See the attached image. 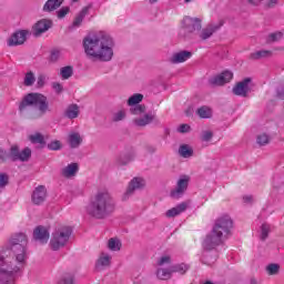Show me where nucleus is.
I'll return each mask as SVG.
<instances>
[{"instance_id":"21","label":"nucleus","mask_w":284,"mask_h":284,"mask_svg":"<svg viewBox=\"0 0 284 284\" xmlns=\"http://www.w3.org/2000/svg\"><path fill=\"white\" fill-rule=\"evenodd\" d=\"M222 26H223V23L209 24L207 27L202 29V31L200 33V38L202 39V41H206V39H210V37H212V34H214V32H216L217 30H221Z\"/></svg>"},{"instance_id":"45","label":"nucleus","mask_w":284,"mask_h":284,"mask_svg":"<svg viewBox=\"0 0 284 284\" xmlns=\"http://www.w3.org/2000/svg\"><path fill=\"white\" fill-rule=\"evenodd\" d=\"M125 115H126L125 110H120V111L113 113L112 121L114 123H119V121H123V119H125Z\"/></svg>"},{"instance_id":"51","label":"nucleus","mask_w":284,"mask_h":284,"mask_svg":"<svg viewBox=\"0 0 284 284\" xmlns=\"http://www.w3.org/2000/svg\"><path fill=\"white\" fill-rule=\"evenodd\" d=\"M171 263H172V257H170V255H164L160 257V260L158 261V265L160 267H162V265H170Z\"/></svg>"},{"instance_id":"58","label":"nucleus","mask_w":284,"mask_h":284,"mask_svg":"<svg viewBox=\"0 0 284 284\" xmlns=\"http://www.w3.org/2000/svg\"><path fill=\"white\" fill-rule=\"evenodd\" d=\"M251 6H261L265 0H246Z\"/></svg>"},{"instance_id":"23","label":"nucleus","mask_w":284,"mask_h":284,"mask_svg":"<svg viewBox=\"0 0 284 284\" xmlns=\"http://www.w3.org/2000/svg\"><path fill=\"white\" fill-rule=\"evenodd\" d=\"M77 172H79L78 163H71L61 170V174L64 179H72V176H77Z\"/></svg>"},{"instance_id":"61","label":"nucleus","mask_w":284,"mask_h":284,"mask_svg":"<svg viewBox=\"0 0 284 284\" xmlns=\"http://www.w3.org/2000/svg\"><path fill=\"white\" fill-rule=\"evenodd\" d=\"M148 151H149L151 154H154V152H156V148H154V146H149V148H148Z\"/></svg>"},{"instance_id":"16","label":"nucleus","mask_w":284,"mask_h":284,"mask_svg":"<svg viewBox=\"0 0 284 284\" xmlns=\"http://www.w3.org/2000/svg\"><path fill=\"white\" fill-rule=\"evenodd\" d=\"M52 20L42 19L33 26V37H41L43 32H48L52 28Z\"/></svg>"},{"instance_id":"40","label":"nucleus","mask_w":284,"mask_h":284,"mask_svg":"<svg viewBox=\"0 0 284 284\" xmlns=\"http://www.w3.org/2000/svg\"><path fill=\"white\" fill-rule=\"evenodd\" d=\"M281 270V265L278 264H268L266 266V272L268 276H276L278 274V271Z\"/></svg>"},{"instance_id":"5","label":"nucleus","mask_w":284,"mask_h":284,"mask_svg":"<svg viewBox=\"0 0 284 284\" xmlns=\"http://www.w3.org/2000/svg\"><path fill=\"white\" fill-rule=\"evenodd\" d=\"M32 156V150L30 148H24L22 151L19 149V145L13 144L9 152L6 150H0V161L6 163V161H12L16 163V161H21L22 163H26L27 161H30Z\"/></svg>"},{"instance_id":"2","label":"nucleus","mask_w":284,"mask_h":284,"mask_svg":"<svg viewBox=\"0 0 284 284\" xmlns=\"http://www.w3.org/2000/svg\"><path fill=\"white\" fill-rule=\"evenodd\" d=\"M115 207L114 197L108 190L98 191L87 206V214L92 219L101 221L108 219L114 212Z\"/></svg>"},{"instance_id":"53","label":"nucleus","mask_w":284,"mask_h":284,"mask_svg":"<svg viewBox=\"0 0 284 284\" xmlns=\"http://www.w3.org/2000/svg\"><path fill=\"white\" fill-rule=\"evenodd\" d=\"M8 183H9L8 174L1 173L0 174V187H6V185H8Z\"/></svg>"},{"instance_id":"34","label":"nucleus","mask_w":284,"mask_h":284,"mask_svg":"<svg viewBox=\"0 0 284 284\" xmlns=\"http://www.w3.org/2000/svg\"><path fill=\"white\" fill-rule=\"evenodd\" d=\"M187 270H190V265L185 264V263H181V264H175L173 266H171V272L172 274H185V272H187Z\"/></svg>"},{"instance_id":"38","label":"nucleus","mask_w":284,"mask_h":284,"mask_svg":"<svg viewBox=\"0 0 284 284\" xmlns=\"http://www.w3.org/2000/svg\"><path fill=\"white\" fill-rule=\"evenodd\" d=\"M108 247L112 252H119V250H121V241L116 239H110L108 243Z\"/></svg>"},{"instance_id":"48","label":"nucleus","mask_w":284,"mask_h":284,"mask_svg":"<svg viewBox=\"0 0 284 284\" xmlns=\"http://www.w3.org/2000/svg\"><path fill=\"white\" fill-rule=\"evenodd\" d=\"M58 284H74V276L72 274L64 275Z\"/></svg>"},{"instance_id":"22","label":"nucleus","mask_w":284,"mask_h":284,"mask_svg":"<svg viewBox=\"0 0 284 284\" xmlns=\"http://www.w3.org/2000/svg\"><path fill=\"white\" fill-rule=\"evenodd\" d=\"M187 210V204L185 202L178 204L175 207H172L165 212L166 219H174V216H179V214H183Z\"/></svg>"},{"instance_id":"11","label":"nucleus","mask_w":284,"mask_h":284,"mask_svg":"<svg viewBox=\"0 0 284 284\" xmlns=\"http://www.w3.org/2000/svg\"><path fill=\"white\" fill-rule=\"evenodd\" d=\"M250 83H252V78H245L244 80L237 82L232 90L233 94H235V97L246 98L250 92H252Z\"/></svg>"},{"instance_id":"3","label":"nucleus","mask_w":284,"mask_h":284,"mask_svg":"<svg viewBox=\"0 0 284 284\" xmlns=\"http://www.w3.org/2000/svg\"><path fill=\"white\" fill-rule=\"evenodd\" d=\"M19 112H28L29 119H41L45 112H50L48 98L41 93H28L19 103Z\"/></svg>"},{"instance_id":"25","label":"nucleus","mask_w":284,"mask_h":284,"mask_svg":"<svg viewBox=\"0 0 284 284\" xmlns=\"http://www.w3.org/2000/svg\"><path fill=\"white\" fill-rule=\"evenodd\" d=\"M68 141H69L70 148H72L73 150L79 148V145H81V143H83V139H81V134H79L77 132L70 133Z\"/></svg>"},{"instance_id":"12","label":"nucleus","mask_w":284,"mask_h":284,"mask_svg":"<svg viewBox=\"0 0 284 284\" xmlns=\"http://www.w3.org/2000/svg\"><path fill=\"white\" fill-rule=\"evenodd\" d=\"M232 79H234V73H232V71H224L219 75L212 77L209 80V85H211V88L225 85V83H230Z\"/></svg>"},{"instance_id":"46","label":"nucleus","mask_w":284,"mask_h":284,"mask_svg":"<svg viewBox=\"0 0 284 284\" xmlns=\"http://www.w3.org/2000/svg\"><path fill=\"white\" fill-rule=\"evenodd\" d=\"M202 263L203 265H210L212 266L213 263H216V256H213L210 255V254H205L203 257H202Z\"/></svg>"},{"instance_id":"6","label":"nucleus","mask_w":284,"mask_h":284,"mask_svg":"<svg viewBox=\"0 0 284 284\" xmlns=\"http://www.w3.org/2000/svg\"><path fill=\"white\" fill-rule=\"evenodd\" d=\"M21 270V266H12V262L3 255H0V284H14V274Z\"/></svg>"},{"instance_id":"33","label":"nucleus","mask_w":284,"mask_h":284,"mask_svg":"<svg viewBox=\"0 0 284 284\" xmlns=\"http://www.w3.org/2000/svg\"><path fill=\"white\" fill-rule=\"evenodd\" d=\"M197 116L200 119H211L212 118V109L207 106H201L196 110Z\"/></svg>"},{"instance_id":"8","label":"nucleus","mask_w":284,"mask_h":284,"mask_svg":"<svg viewBox=\"0 0 284 284\" xmlns=\"http://www.w3.org/2000/svg\"><path fill=\"white\" fill-rule=\"evenodd\" d=\"M232 227H234V221H232V217L227 214L219 216L213 224V227L211 231H213L215 234H220L224 239H229L230 234H232Z\"/></svg>"},{"instance_id":"30","label":"nucleus","mask_w":284,"mask_h":284,"mask_svg":"<svg viewBox=\"0 0 284 284\" xmlns=\"http://www.w3.org/2000/svg\"><path fill=\"white\" fill-rule=\"evenodd\" d=\"M270 57H272V51L270 50H260L250 54V59L253 61H258V59H268Z\"/></svg>"},{"instance_id":"49","label":"nucleus","mask_w":284,"mask_h":284,"mask_svg":"<svg viewBox=\"0 0 284 284\" xmlns=\"http://www.w3.org/2000/svg\"><path fill=\"white\" fill-rule=\"evenodd\" d=\"M214 136V133L212 131H203L201 135V141H204L205 143L212 141Z\"/></svg>"},{"instance_id":"63","label":"nucleus","mask_w":284,"mask_h":284,"mask_svg":"<svg viewBox=\"0 0 284 284\" xmlns=\"http://www.w3.org/2000/svg\"><path fill=\"white\" fill-rule=\"evenodd\" d=\"M204 284H214L212 281H206Z\"/></svg>"},{"instance_id":"39","label":"nucleus","mask_w":284,"mask_h":284,"mask_svg":"<svg viewBox=\"0 0 284 284\" xmlns=\"http://www.w3.org/2000/svg\"><path fill=\"white\" fill-rule=\"evenodd\" d=\"M29 141H31V143H39L40 145H45V139L41 133L30 135Z\"/></svg>"},{"instance_id":"31","label":"nucleus","mask_w":284,"mask_h":284,"mask_svg":"<svg viewBox=\"0 0 284 284\" xmlns=\"http://www.w3.org/2000/svg\"><path fill=\"white\" fill-rule=\"evenodd\" d=\"M284 37L283 31H274L268 33L266 37V43H278V41H282Z\"/></svg>"},{"instance_id":"9","label":"nucleus","mask_w":284,"mask_h":284,"mask_svg":"<svg viewBox=\"0 0 284 284\" xmlns=\"http://www.w3.org/2000/svg\"><path fill=\"white\" fill-rule=\"evenodd\" d=\"M227 241L223 237V235H220L219 233H215L214 231H211L210 234L206 235V237L203 241V247L207 252L212 250H216L219 245H223Z\"/></svg>"},{"instance_id":"60","label":"nucleus","mask_w":284,"mask_h":284,"mask_svg":"<svg viewBox=\"0 0 284 284\" xmlns=\"http://www.w3.org/2000/svg\"><path fill=\"white\" fill-rule=\"evenodd\" d=\"M244 203H252V195H245L243 196Z\"/></svg>"},{"instance_id":"36","label":"nucleus","mask_w":284,"mask_h":284,"mask_svg":"<svg viewBox=\"0 0 284 284\" xmlns=\"http://www.w3.org/2000/svg\"><path fill=\"white\" fill-rule=\"evenodd\" d=\"M72 74H74V68H72V65H67L60 69V77H62L64 81L70 79Z\"/></svg>"},{"instance_id":"26","label":"nucleus","mask_w":284,"mask_h":284,"mask_svg":"<svg viewBox=\"0 0 284 284\" xmlns=\"http://www.w3.org/2000/svg\"><path fill=\"white\" fill-rule=\"evenodd\" d=\"M156 277L159 281H170V278H172V267L170 266L169 268H158Z\"/></svg>"},{"instance_id":"27","label":"nucleus","mask_w":284,"mask_h":284,"mask_svg":"<svg viewBox=\"0 0 284 284\" xmlns=\"http://www.w3.org/2000/svg\"><path fill=\"white\" fill-rule=\"evenodd\" d=\"M79 112L80 111L78 104H70L64 111V116L67 119H77L79 116Z\"/></svg>"},{"instance_id":"1","label":"nucleus","mask_w":284,"mask_h":284,"mask_svg":"<svg viewBox=\"0 0 284 284\" xmlns=\"http://www.w3.org/2000/svg\"><path fill=\"white\" fill-rule=\"evenodd\" d=\"M83 48L88 57L98 61H112L114 57V40L103 31L85 37Z\"/></svg>"},{"instance_id":"64","label":"nucleus","mask_w":284,"mask_h":284,"mask_svg":"<svg viewBox=\"0 0 284 284\" xmlns=\"http://www.w3.org/2000/svg\"><path fill=\"white\" fill-rule=\"evenodd\" d=\"M192 0H184V3H190Z\"/></svg>"},{"instance_id":"41","label":"nucleus","mask_w":284,"mask_h":284,"mask_svg":"<svg viewBox=\"0 0 284 284\" xmlns=\"http://www.w3.org/2000/svg\"><path fill=\"white\" fill-rule=\"evenodd\" d=\"M34 81H37L34 73H32V71L27 72L24 77V85L30 88V85H34Z\"/></svg>"},{"instance_id":"54","label":"nucleus","mask_w":284,"mask_h":284,"mask_svg":"<svg viewBox=\"0 0 284 284\" xmlns=\"http://www.w3.org/2000/svg\"><path fill=\"white\" fill-rule=\"evenodd\" d=\"M52 88L57 94H61V92H63V84L59 82H53Z\"/></svg>"},{"instance_id":"42","label":"nucleus","mask_w":284,"mask_h":284,"mask_svg":"<svg viewBox=\"0 0 284 284\" xmlns=\"http://www.w3.org/2000/svg\"><path fill=\"white\" fill-rule=\"evenodd\" d=\"M131 114H143L145 112V104H135L130 109Z\"/></svg>"},{"instance_id":"59","label":"nucleus","mask_w":284,"mask_h":284,"mask_svg":"<svg viewBox=\"0 0 284 284\" xmlns=\"http://www.w3.org/2000/svg\"><path fill=\"white\" fill-rule=\"evenodd\" d=\"M277 99L284 101V88L277 89Z\"/></svg>"},{"instance_id":"44","label":"nucleus","mask_w":284,"mask_h":284,"mask_svg":"<svg viewBox=\"0 0 284 284\" xmlns=\"http://www.w3.org/2000/svg\"><path fill=\"white\" fill-rule=\"evenodd\" d=\"M270 236V224L264 223L261 226V240L265 241Z\"/></svg>"},{"instance_id":"7","label":"nucleus","mask_w":284,"mask_h":284,"mask_svg":"<svg viewBox=\"0 0 284 284\" xmlns=\"http://www.w3.org/2000/svg\"><path fill=\"white\" fill-rule=\"evenodd\" d=\"M71 236H72V227L62 226L58 229L54 233H52V236L50 240L51 250H53V252H58V250H61V247H65Z\"/></svg>"},{"instance_id":"50","label":"nucleus","mask_w":284,"mask_h":284,"mask_svg":"<svg viewBox=\"0 0 284 284\" xmlns=\"http://www.w3.org/2000/svg\"><path fill=\"white\" fill-rule=\"evenodd\" d=\"M257 143L258 145H267L270 143V136L267 134H260L257 135Z\"/></svg>"},{"instance_id":"20","label":"nucleus","mask_w":284,"mask_h":284,"mask_svg":"<svg viewBox=\"0 0 284 284\" xmlns=\"http://www.w3.org/2000/svg\"><path fill=\"white\" fill-rule=\"evenodd\" d=\"M192 59V51L182 50L180 52H175L170 58V61L174 64L176 63H185V61Z\"/></svg>"},{"instance_id":"4","label":"nucleus","mask_w":284,"mask_h":284,"mask_svg":"<svg viewBox=\"0 0 284 284\" xmlns=\"http://www.w3.org/2000/svg\"><path fill=\"white\" fill-rule=\"evenodd\" d=\"M28 246V236L23 233H17L9 240V250L16 256L18 265L16 267H23L26 263V247Z\"/></svg>"},{"instance_id":"32","label":"nucleus","mask_w":284,"mask_h":284,"mask_svg":"<svg viewBox=\"0 0 284 284\" xmlns=\"http://www.w3.org/2000/svg\"><path fill=\"white\" fill-rule=\"evenodd\" d=\"M179 154L183 159H190V156L194 154V150H192V148H190L187 144H182L179 148Z\"/></svg>"},{"instance_id":"15","label":"nucleus","mask_w":284,"mask_h":284,"mask_svg":"<svg viewBox=\"0 0 284 284\" xmlns=\"http://www.w3.org/2000/svg\"><path fill=\"white\" fill-rule=\"evenodd\" d=\"M48 190L43 185H39L32 193L31 201L34 205H41L45 202Z\"/></svg>"},{"instance_id":"18","label":"nucleus","mask_w":284,"mask_h":284,"mask_svg":"<svg viewBox=\"0 0 284 284\" xmlns=\"http://www.w3.org/2000/svg\"><path fill=\"white\" fill-rule=\"evenodd\" d=\"M28 39V30H20L14 32L8 40V45H23Z\"/></svg>"},{"instance_id":"57","label":"nucleus","mask_w":284,"mask_h":284,"mask_svg":"<svg viewBox=\"0 0 284 284\" xmlns=\"http://www.w3.org/2000/svg\"><path fill=\"white\" fill-rule=\"evenodd\" d=\"M37 83H38V88H43V85H45V75H39Z\"/></svg>"},{"instance_id":"62","label":"nucleus","mask_w":284,"mask_h":284,"mask_svg":"<svg viewBox=\"0 0 284 284\" xmlns=\"http://www.w3.org/2000/svg\"><path fill=\"white\" fill-rule=\"evenodd\" d=\"M159 0H149L150 3H156Z\"/></svg>"},{"instance_id":"52","label":"nucleus","mask_w":284,"mask_h":284,"mask_svg":"<svg viewBox=\"0 0 284 284\" xmlns=\"http://www.w3.org/2000/svg\"><path fill=\"white\" fill-rule=\"evenodd\" d=\"M48 150L58 151L61 150V141L55 140L47 145Z\"/></svg>"},{"instance_id":"13","label":"nucleus","mask_w":284,"mask_h":284,"mask_svg":"<svg viewBox=\"0 0 284 284\" xmlns=\"http://www.w3.org/2000/svg\"><path fill=\"white\" fill-rule=\"evenodd\" d=\"M190 185V176L183 175L179 179L176 187L171 191L172 199H181L183 194H185L187 186Z\"/></svg>"},{"instance_id":"17","label":"nucleus","mask_w":284,"mask_h":284,"mask_svg":"<svg viewBox=\"0 0 284 284\" xmlns=\"http://www.w3.org/2000/svg\"><path fill=\"white\" fill-rule=\"evenodd\" d=\"M33 239L41 243V245H45L48 241H50V231L45 226H38L33 231Z\"/></svg>"},{"instance_id":"47","label":"nucleus","mask_w":284,"mask_h":284,"mask_svg":"<svg viewBox=\"0 0 284 284\" xmlns=\"http://www.w3.org/2000/svg\"><path fill=\"white\" fill-rule=\"evenodd\" d=\"M70 13V7H62L57 11L58 19H65V16Z\"/></svg>"},{"instance_id":"43","label":"nucleus","mask_w":284,"mask_h":284,"mask_svg":"<svg viewBox=\"0 0 284 284\" xmlns=\"http://www.w3.org/2000/svg\"><path fill=\"white\" fill-rule=\"evenodd\" d=\"M60 59H61V50L59 49L51 50L50 59H49L51 63H57V61H59Z\"/></svg>"},{"instance_id":"10","label":"nucleus","mask_w":284,"mask_h":284,"mask_svg":"<svg viewBox=\"0 0 284 284\" xmlns=\"http://www.w3.org/2000/svg\"><path fill=\"white\" fill-rule=\"evenodd\" d=\"M144 187L145 180H143V178H133L130 181L126 191L122 195V201H129L130 196H133L136 190H143Z\"/></svg>"},{"instance_id":"55","label":"nucleus","mask_w":284,"mask_h":284,"mask_svg":"<svg viewBox=\"0 0 284 284\" xmlns=\"http://www.w3.org/2000/svg\"><path fill=\"white\" fill-rule=\"evenodd\" d=\"M190 124H181L178 128V132H180V134H186L187 132H190Z\"/></svg>"},{"instance_id":"35","label":"nucleus","mask_w":284,"mask_h":284,"mask_svg":"<svg viewBox=\"0 0 284 284\" xmlns=\"http://www.w3.org/2000/svg\"><path fill=\"white\" fill-rule=\"evenodd\" d=\"M112 257H110V255L102 253L101 256L99 257L95 267H108V265H110V261Z\"/></svg>"},{"instance_id":"37","label":"nucleus","mask_w":284,"mask_h":284,"mask_svg":"<svg viewBox=\"0 0 284 284\" xmlns=\"http://www.w3.org/2000/svg\"><path fill=\"white\" fill-rule=\"evenodd\" d=\"M141 101H143V94L135 93L129 98L128 105H130L132 108L134 105H139L141 103Z\"/></svg>"},{"instance_id":"24","label":"nucleus","mask_w":284,"mask_h":284,"mask_svg":"<svg viewBox=\"0 0 284 284\" xmlns=\"http://www.w3.org/2000/svg\"><path fill=\"white\" fill-rule=\"evenodd\" d=\"M64 0H48L42 10L43 12H54V10H59L61 6H63Z\"/></svg>"},{"instance_id":"19","label":"nucleus","mask_w":284,"mask_h":284,"mask_svg":"<svg viewBox=\"0 0 284 284\" xmlns=\"http://www.w3.org/2000/svg\"><path fill=\"white\" fill-rule=\"evenodd\" d=\"M90 10H92V4L83 7L82 10L74 18L69 29L74 30L75 28H81V24L83 23V20L85 19V17H88V14L90 13Z\"/></svg>"},{"instance_id":"56","label":"nucleus","mask_w":284,"mask_h":284,"mask_svg":"<svg viewBox=\"0 0 284 284\" xmlns=\"http://www.w3.org/2000/svg\"><path fill=\"white\" fill-rule=\"evenodd\" d=\"M264 6L265 8H276V6H278V0H266Z\"/></svg>"},{"instance_id":"14","label":"nucleus","mask_w":284,"mask_h":284,"mask_svg":"<svg viewBox=\"0 0 284 284\" xmlns=\"http://www.w3.org/2000/svg\"><path fill=\"white\" fill-rule=\"evenodd\" d=\"M182 26L187 34H192L193 32H196V30H201V19L185 17L182 21Z\"/></svg>"},{"instance_id":"28","label":"nucleus","mask_w":284,"mask_h":284,"mask_svg":"<svg viewBox=\"0 0 284 284\" xmlns=\"http://www.w3.org/2000/svg\"><path fill=\"white\" fill-rule=\"evenodd\" d=\"M154 121V115L153 114H145L143 118H139L133 120V122L139 126V128H145V125H150Z\"/></svg>"},{"instance_id":"29","label":"nucleus","mask_w":284,"mask_h":284,"mask_svg":"<svg viewBox=\"0 0 284 284\" xmlns=\"http://www.w3.org/2000/svg\"><path fill=\"white\" fill-rule=\"evenodd\" d=\"M132 161H134L133 153H122L116 158V165H128Z\"/></svg>"}]
</instances>
